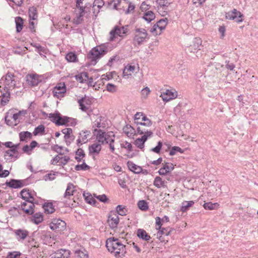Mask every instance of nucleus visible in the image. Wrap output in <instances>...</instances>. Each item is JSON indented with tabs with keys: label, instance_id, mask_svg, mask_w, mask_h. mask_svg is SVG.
Segmentation results:
<instances>
[{
	"label": "nucleus",
	"instance_id": "nucleus-1",
	"mask_svg": "<svg viewBox=\"0 0 258 258\" xmlns=\"http://www.w3.org/2000/svg\"><path fill=\"white\" fill-rule=\"evenodd\" d=\"M106 246L109 251L114 253L116 258L124 256L126 252L125 245L114 237H110L106 240Z\"/></svg>",
	"mask_w": 258,
	"mask_h": 258
},
{
	"label": "nucleus",
	"instance_id": "nucleus-2",
	"mask_svg": "<svg viewBox=\"0 0 258 258\" xmlns=\"http://www.w3.org/2000/svg\"><path fill=\"white\" fill-rule=\"evenodd\" d=\"M107 47L102 44L92 49L88 54V58L91 60L92 64H95L97 60L107 53Z\"/></svg>",
	"mask_w": 258,
	"mask_h": 258
},
{
	"label": "nucleus",
	"instance_id": "nucleus-3",
	"mask_svg": "<svg viewBox=\"0 0 258 258\" xmlns=\"http://www.w3.org/2000/svg\"><path fill=\"white\" fill-rule=\"evenodd\" d=\"M17 77L14 73L8 72L2 78L1 80L4 81L5 90H10L14 89L16 85Z\"/></svg>",
	"mask_w": 258,
	"mask_h": 258
},
{
	"label": "nucleus",
	"instance_id": "nucleus-4",
	"mask_svg": "<svg viewBox=\"0 0 258 258\" xmlns=\"http://www.w3.org/2000/svg\"><path fill=\"white\" fill-rule=\"evenodd\" d=\"M148 33L144 28H136L135 30L134 37L133 41L134 45H140L144 42L146 41V39H148Z\"/></svg>",
	"mask_w": 258,
	"mask_h": 258
},
{
	"label": "nucleus",
	"instance_id": "nucleus-5",
	"mask_svg": "<svg viewBox=\"0 0 258 258\" xmlns=\"http://www.w3.org/2000/svg\"><path fill=\"white\" fill-rule=\"evenodd\" d=\"M128 26H122L119 27L118 26H115L113 29L110 32V38L109 40L112 41L115 38V35L119 36L120 37H123L126 35L128 31Z\"/></svg>",
	"mask_w": 258,
	"mask_h": 258
},
{
	"label": "nucleus",
	"instance_id": "nucleus-6",
	"mask_svg": "<svg viewBox=\"0 0 258 258\" xmlns=\"http://www.w3.org/2000/svg\"><path fill=\"white\" fill-rule=\"evenodd\" d=\"M50 228L56 232H60L66 229V223L60 219L54 218L50 223Z\"/></svg>",
	"mask_w": 258,
	"mask_h": 258
},
{
	"label": "nucleus",
	"instance_id": "nucleus-7",
	"mask_svg": "<svg viewBox=\"0 0 258 258\" xmlns=\"http://www.w3.org/2000/svg\"><path fill=\"white\" fill-rule=\"evenodd\" d=\"M243 17V15L235 9L226 13V18L227 19L234 20L238 23L242 22Z\"/></svg>",
	"mask_w": 258,
	"mask_h": 258
},
{
	"label": "nucleus",
	"instance_id": "nucleus-8",
	"mask_svg": "<svg viewBox=\"0 0 258 258\" xmlns=\"http://www.w3.org/2000/svg\"><path fill=\"white\" fill-rule=\"evenodd\" d=\"M6 185L11 188H20L27 184V179L20 180L11 179L9 181H7Z\"/></svg>",
	"mask_w": 258,
	"mask_h": 258
},
{
	"label": "nucleus",
	"instance_id": "nucleus-9",
	"mask_svg": "<svg viewBox=\"0 0 258 258\" xmlns=\"http://www.w3.org/2000/svg\"><path fill=\"white\" fill-rule=\"evenodd\" d=\"M35 203L27 200L21 203V209L26 214L31 215L34 213Z\"/></svg>",
	"mask_w": 258,
	"mask_h": 258
},
{
	"label": "nucleus",
	"instance_id": "nucleus-10",
	"mask_svg": "<svg viewBox=\"0 0 258 258\" xmlns=\"http://www.w3.org/2000/svg\"><path fill=\"white\" fill-rule=\"evenodd\" d=\"M17 146H15L14 149H9L4 153L5 159L8 162H11L14 160H17L19 158V153L17 150Z\"/></svg>",
	"mask_w": 258,
	"mask_h": 258
},
{
	"label": "nucleus",
	"instance_id": "nucleus-11",
	"mask_svg": "<svg viewBox=\"0 0 258 258\" xmlns=\"http://www.w3.org/2000/svg\"><path fill=\"white\" fill-rule=\"evenodd\" d=\"M164 101L168 102L172 99H175L177 97V92L172 91L171 90L166 89L163 90L161 92L160 96Z\"/></svg>",
	"mask_w": 258,
	"mask_h": 258
},
{
	"label": "nucleus",
	"instance_id": "nucleus-12",
	"mask_svg": "<svg viewBox=\"0 0 258 258\" xmlns=\"http://www.w3.org/2000/svg\"><path fill=\"white\" fill-rule=\"evenodd\" d=\"M66 92V87L64 83H59L57 84L52 91L53 95L54 97L59 98L63 97L64 94Z\"/></svg>",
	"mask_w": 258,
	"mask_h": 258
},
{
	"label": "nucleus",
	"instance_id": "nucleus-13",
	"mask_svg": "<svg viewBox=\"0 0 258 258\" xmlns=\"http://www.w3.org/2000/svg\"><path fill=\"white\" fill-rule=\"evenodd\" d=\"M27 84L29 86H36L41 81L40 76L37 74H28L26 77Z\"/></svg>",
	"mask_w": 258,
	"mask_h": 258
},
{
	"label": "nucleus",
	"instance_id": "nucleus-14",
	"mask_svg": "<svg viewBox=\"0 0 258 258\" xmlns=\"http://www.w3.org/2000/svg\"><path fill=\"white\" fill-rule=\"evenodd\" d=\"M62 134L64 135V139L67 146H69L75 139L73 135V130L71 128H65L61 130Z\"/></svg>",
	"mask_w": 258,
	"mask_h": 258
},
{
	"label": "nucleus",
	"instance_id": "nucleus-15",
	"mask_svg": "<svg viewBox=\"0 0 258 258\" xmlns=\"http://www.w3.org/2000/svg\"><path fill=\"white\" fill-rule=\"evenodd\" d=\"M202 44V40L200 38H195L193 41V44L188 46L186 48V51L189 52L195 53L199 50H200V47Z\"/></svg>",
	"mask_w": 258,
	"mask_h": 258
},
{
	"label": "nucleus",
	"instance_id": "nucleus-16",
	"mask_svg": "<svg viewBox=\"0 0 258 258\" xmlns=\"http://www.w3.org/2000/svg\"><path fill=\"white\" fill-rule=\"evenodd\" d=\"M102 149L101 144L94 143L90 145L88 148L89 153L90 155H98Z\"/></svg>",
	"mask_w": 258,
	"mask_h": 258
},
{
	"label": "nucleus",
	"instance_id": "nucleus-17",
	"mask_svg": "<svg viewBox=\"0 0 258 258\" xmlns=\"http://www.w3.org/2000/svg\"><path fill=\"white\" fill-rule=\"evenodd\" d=\"M93 134L96 137V141L98 143L102 145L105 144L106 133L101 130L95 129Z\"/></svg>",
	"mask_w": 258,
	"mask_h": 258
},
{
	"label": "nucleus",
	"instance_id": "nucleus-18",
	"mask_svg": "<svg viewBox=\"0 0 258 258\" xmlns=\"http://www.w3.org/2000/svg\"><path fill=\"white\" fill-rule=\"evenodd\" d=\"M90 132L89 131H82L79 133V138L77 140V145L80 147L83 144L86 143L88 140V136L90 135Z\"/></svg>",
	"mask_w": 258,
	"mask_h": 258
},
{
	"label": "nucleus",
	"instance_id": "nucleus-19",
	"mask_svg": "<svg viewBox=\"0 0 258 258\" xmlns=\"http://www.w3.org/2000/svg\"><path fill=\"white\" fill-rule=\"evenodd\" d=\"M119 222V218L118 216L113 212L111 215H109L108 219V223L111 228L114 229L116 228Z\"/></svg>",
	"mask_w": 258,
	"mask_h": 258
},
{
	"label": "nucleus",
	"instance_id": "nucleus-20",
	"mask_svg": "<svg viewBox=\"0 0 258 258\" xmlns=\"http://www.w3.org/2000/svg\"><path fill=\"white\" fill-rule=\"evenodd\" d=\"M16 238L19 241L24 240L29 234V231L25 229H19L14 231Z\"/></svg>",
	"mask_w": 258,
	"mask_h": 258
},
{
	"label": "nucleus",
	"instance_id": "nucleus-21",
	"mask_svg": "<svg viewBox=\"0 0 258 258\" xmlns=\"http://www.w3.org/2000/svg\"><path fill=\"white\" fill-rule=\"evenodd\" d=\"M20 195L21 198L27 201V200L34 202V198L32 194L30 191L29 189H23L20 192Z\"/></svg>",
	"mask_w": 258,
	"mask_h": 258
},
{
	"label": "nucleus",
	"instance_id": "nucleus-22",
	"mask_svg": "<svg viewBox=\"0 0 258 258\" xmlns=\"http://www.w3.org/2000/svg\"><path fill=\"white\" fill-rule=\"evenodd\" d=\"M31 215L32 216L30 218L31 221L37 225L41 223L43 220V214L40 212H37Z\"/></svg>",
	"mask_w": 258,
	"mask_h": 258
},
{
	"label": "nucleus",
	"instance_id": "nucleus-23",
	"mask_svg": "<svg viewBox=\"0 0 258 258\" xmlns=\"http://www.w3.org/2000/svg\"><path fill=\"white\" fill-rule=\"evenodd\" d=\"M75 191L76 189L74 185L71 182L69 183L67 185V187L64 194V198L70 199V197L71 196L74 195Z\"/></svg>",
	"mask_w": 258,
	"mask_h": 258
},
{
	"label": "nucleus",
	"instance_id": "nucleus-24",
	"mask_svg": "<svg viewBox=\"0 0 258 258\" xmlns=\"http://www.w3.org/2000/svg\"><path fill=\"white\" fill-rule=\"evenodd\" d=\"M147 127L143 126H139L137 128V133L139 135H143V136H147L148 138L151 137L153 135V132L147 128Z\"/></svg>",
	"mask_w": 258,
	"mask_h": 258
},
{
	"label": "nucleus",
	"instance_id": "nucleus-25",
	"mask_svg": "<svg viewBox=\"0 0 258 258\" xmlns=\"http://www.w3.org/2000/svg\"><path fill=\"white\" fill-rule=\"evenodd\" d=\"M123 133L129 138H133L136 135L135 128L131 125L127 124L123 128Z\"/></svg>",
	"mask_w": 258,
	"mask_h": 258
},
{
	"label": "nucleus",
	"instance_id": "nucleus-26",
	"mask_svg": "<svg viewBox=\"0 0 258 258\" xmlns=\"http://www.w3.org/2000/svg\"><path fill=\"white\" fill-rule=\"evenodd\" d=\"M70 252L65 249H59L55 251V258H67L70 256Z\"/></svg>",
	"mask_w": 258,
	"mask_h": 258
},
{
	"label": "nucleus",
	"instance_id": "nucleus-27",
	"mask_svg": "<svg viewBox=\"0 0 258 258\" xmlns=\"http://www.w3.org/2000/svg\"><path fill=\"white\" fill-rule=\"evenodd\" d=\"M74 258H88L87 251L83 248L76 249L74 252Z\"/></svg>",
	"mask_w": 258,
	"mask_h": 258
},
{
	"label": "nucleus",
	"instance_id": "nucleus-28",
	"mask_svg": "<svg viewBox=\"0 0 258 258\" xmlns=\"http://www.w3.org/2000/svg\"><path fill=\"white\" fill-rule=\"evenodd\" d=\"M127 165L128 169L132 172L139 174L141 173L142 171V168L140 166H139L135 164H134L132 161H128L127 163Z\"/></svg>",
	"mask_w": 258,
	"mask_h": 258
},
{
	"label": "nucleus",
	"instance_id": "nucleus-29",
	"mask_svg": "<svg viewBox=\"0 0 258 258\" xmlns=\"http://www.w3.org/2000/svg\"><path fill=\"white\" fill-rule=\"evenodd\" d=\"M137 236L143 240L148 241L150 239V236L147 233V232L142 229H139L137 232Z\"/></svg>",
	"mask_w": 258,
	"mask_h": 258
},
{
	"label": "nucleus",
	"instance_id": "nucleus-30",
	"mask_svg": "<svg viewBox=\"0 0 258 258\" xmlns=\"http://www.w3.org/2000/svg\"><path fill=\"white\" fill-rule=\"evenodd\" d=\"M148 138L147 136H142L141 138L137 139L134 143L138 148L143 149L144 148V144Z\"/></svg>",
	"mask_w": 258,
	"mask_h": 258
},
{
	"label": "nucleus",
	"instance_id": "nucleus-31",
	"mask_svg": "<svg viewBox=\"0 0 258 258\" xmlns=\"http://www.w3.org/2000/svg\"><path fill=\"white\" fill-rule=\"evenodd\" d=\"M42 208L46 214H51L55 211V209L52 203H45Z\"/></svg>",
	"mask_w": 258,
	"mask_h": 258
},
{
	"label": "nucleus",
	"instance_id": "nucleus-32",
	"mask_svg": "<svg viewBox=\"0 0 258 258\" xmlns=\"http://www.w3.org/2000/svg\"><path fill=\"white\" fill-rule=\"evenodd\" d=\"M156 2L160 8H162L164 10L163 13H165V15L166 14L168 10L167 8L170 3L167 2V0H156ZM162 15H164V14Z\"/></svg>",
	"mask_w": 258,
	"mask_h": 258
},
{
	"label": "nucleus",
	"instance_id": "nucleus-33",
	"mask_svg": "<svg viewBox=\"0 0 258 258\" xmlns=\"http://www.w3.org/2000/svg\"><path fill=\"white\" fill-rule=\"evenodd\" d=\"M15 23L16 26V31L17 33L20 32L24 26V20L20 17H17L15 18Z\"/></svg>",
	"mask_w": 258,
	"mask_h": 258
},
{
	"label": "nucleus",
	"instance_id": "nucleus-34",
	"mask_svg": "<svg viewBox=\"0 0 258 258\" xmlns=\"http://www.w3.org/2000/svg\"><path fill=\"white\" fill-rule=\"evenodd\" d=\"M219 204L218 203H212V202L205 203L203 205V207L206 210H213L219 208Z\"/></svg>",
	"mask_w": 258,
	"mask_h": 258
},
{
	"label": "nucleus",
	"instance_id": "nucleus-35",
	"mask_svg": "<svg viewBox=\"0 0 258 258\" xmlns=\"http://www.w3.org/2000/svg\"><path fill=\"white\" fill-rule=\"evenodd\" d=\"M116 211L118 214L123 216L127 215L128 209L124 206L118 205L116 207Z\"/></svg>",
	"mask_w": 258,
	"mask_h": 258
},
{
	"label": "nucleus",
	"instance_id": "nucleus-36",
	"mask_svg": "<svg viewBox=\"0 0 258 258\" xmlns=\"http://www.w3.org/2000/svg\"><path fill=\"white\" fill-rule=\"evenodd\" d=\"M194 202L192 201H184L182 203V205L180 208L181 211L184 212L187 211L190 207L192 206L194 204Z\"/></svg>",
	"mask_w": 258,
	"mask_h": 258
},
{
	"label": "nucleus",
	"instance_id": "nucleus-37",
	"mask_svg": "<svg viewBox=\"0 0 258 258\" xmlns=\"http://www.w3.org/2000/svg\"><path fill=\"white\" fill-rule=\"evenodd\" d=\"M6 91V93L2 94V100H1V104L3 106L6 105L8 102L9 101V98L10 97V92L9 90H5Z\"/></svg>",
	"mask_w": 258,
	"mask_h": 258
},
{
	"label": "nucleus",
	"instance_id": "nucleus-38",
	"mask_svg": "<svg viewBox=\"0 0 258 258\" xmlns=\"http://www.w3.org/2000/svg\"><path fill=\"white\" fill-rule=\"evenodd\" d=\"M76 80L80 83H84L89 79V75L87 72H82L76 76Z\"/></svg>",
	"mask_w": 258,
	"mask_h": 258
},
{
	"label": "nucleus",
	"instance_id": "nucleus-39",
	"mask_svg": "<svg viewBox=\"0 0 258 258\" xmlns=\"http://www.w3.org/2000/svg\"><path fill=\"white\" fill-rule=\"evenodd\" d=\"M83 197H84L85 201L91 205H93L95 206L96 203H97V201L92 197V196L89 194H83Z\"/></svg>",
	"mask_w": 258,
	"mask_h": 258
},
{
	"label": "nucleus",
	"instance_id": "nucleus-40",
	"mask_svg": "<svg viewBox=\"0 0 258 258\" xmlns=\"http://www.w3.org/2000/svg\"><path fill=\"white\" fill-rule=\"evenodd\" d=\"M32 135L29 132H21L19 133V138L20 141H25L27 139H31Z\"/></svg>",
	"mask_w": 258,
	"mask_h": 258
},
{
	"label": "nucleus",
	"instance_id": "nucleus-41",
	"mask_svg": "<svg viewBox=\"0 0 258 258\" xmlns=\"http://www.w3.org/2000/svg\"><path fill=\"white\" fill-rule=\"evenodd\" d=\"M168 19L167 18H165L164 19H161L159 21L157 22V23L156 24V25H158V29H160V32L159 33V34H160L162 31L165 29V27L167 24Z\"/></svg>",
	"mask_w": 258,
	"mask_h": 258
},
{
	"label": "nucleus",
	"instance_id": "nucleus-42",
	"mask_svg": "<svg viewBox=\"0 0 258 258\" xmlns=\"http://www.w3.org/2000/svg\"><path fill=\"white\" fill-rule=\"evenodd\" d=\"M29 16L30 20H35L37 18V9L35 7H30L29 9Z\"/></svg>",
	"mask_w": 258,
	"mask_h": 258
},
{
	"label": "nucleus",
	"instance_id": "nucleus-43",
	"mask_svg": "<svg viewBox=\"0 0 258 258\" xmlns=\"http://www.w3.org/2000/svg\"><path fill=\"white\" fill-rule=\"evenodd\" d=\"M153 184L157 188L165 186V181L162 180V178L159 176H157L155 178Z\"/></svg>",
	"mask_w": 258,
	"mask_h": 258
},
{
	"label": "nucleus",
	"instance_id": "nucleus-44",
	"mask_svg": "<svg viewBox=\"0 0 258 258\" xmlns=\"http://www.w3.org/2000/svg\"><path fill=\"white\" fill-rule=\"evenodd\" d=\"M91 5L88 7V5L86 4L84 7L82 5H80V7H76L77 9L79 10V14L84 15L85 13H87L90 12Z\"/></svg>",
	"mask_w": 258,
	"mask_h": 258
},
{
	"label": "nucleus",
	"instance_id": "nucleus-45",
	"mask_svg": "<svg viewBox=\"0 0 258 258\" xmlns=\"http://www.w3.org/2000/svg\"><path fill=\"white\" fill-rule=\"evenodd\" d=\"M155 14L151 11H149L145 13L143 16V18L145 20V21L148 22H151L153 20L155 19Z\"/></svg>",
	"mask_w": 258,
	"mask_h": 258
},
{
	"label": "nucleus",
	"instance_id": "nucleus-46",
	"mask_svg": "<svg viewBox=\"0 0 258 258\" xmlns=\"http://www.w3.org/2000/svg\"><path fill=\"white\" fill-rule=\"evenodd\" d=\"M158 230L157 233V235L161 234L163 236H168L170 235L172 229L169 228H161V229Z\"/></svg>",
	"mask_w": 258,
	"mask_h": 258
},
{
	"label": "nucleus",
	"instance_id": "nucleus-47",
	"mask_svg": "<svg viewBox=\"0 0 258 258\" xmlns=\"http://www.w3.org/2000/svg\"><path fill=\"white\" fill-rule=\"evenodd\" d=\"M59 118L60 119H58L56 120V125H66L67 123V120L68 119V117L66 116H62L59 113Z\"/></svg>",
	"mask_w": 258,
	"mask_h": 258
},
{
	"label": "nucleus",
	"instance_id": "nucleus-48",
	"mask_svg": "<svg viewBox=\"0 0 258 258\" xmlns=\"http://www.w3.org/2000/svg\"><path fill=\"white\" fill-rule=\"evenodd\" d=\"M138 206L140 210L144 211H147L149 208L148 204L145 200L139 201L138 203Z\"/></svg>",
	"mask_w": 258,
	"mask_h": 258
},
{
	"label": "nucleus",
	"instance_id": "nucleus-49",
	"mask_svg": "<svg viewBox=\"0 0 258 258\" xmlns=\"http://www.w3.org/2000/svg\"><path fill=\"white\" fill-rule=\"evenodd\" d=\"M66 58L69 62H76L77 60V56L74 52H70L67 54Z\"/></svg>",
	"mask_w": 258,
	"mask_h": 258
},
{
	"label": "nucleus",
	"instance_id": "nucleus-50",
	"mask_svg": "<svg viewBox=\"0 0 258 258\" xmlns=\"http://www.w3.org/2000/svg\"><path fill=\"white\" fill-rule=\"evenodd\" d=\"M85 160H83V163L82 164H78L76 165L75 169L77 171L79 170H88L90 167L85 163Z\"/></svg>",
	"mask_w": 258,
	"mask_h": 258
},
{
	"label": "nucleus",
	"instance_id": "nucleus-51",
	"mask_svg": "<svg viewBox=\"0 0 258 258\" xmlns=\"http://www.w3.org/2000/svg\"><path fill=\"white\" fill-rule=\"evenodd\" d=\"M115 135L112 132H108L106 134L105 136V144L114 142Z\"/></svg>",
	"mask_w": 258,
	"mask_h": 258
},
{
	"label": "nucleus",
	"instance_id": "nucleus-52",
	"mask_svg": "<svg viewBox=\"0 0 258 258\" xmlns=\"http://www.w3.org/2000/svg\"><path fill=\"white\" fill-rule=\"evenodd\" d=\"M45 132V126L44 125L40 124L37 127H35L33 132L34 136H37L38 134H43Z\"/></svg>",
	"mask_w": 258,
	"mask_h": 258
},
{
	"label": "nucleus",
	"instance_id": "nucleus-53",
	"mask_svg": "<svg viewBox=\"0 0 258 258\" xmlns=\"http://www.w3.org/2000/svg\"><path fill=\"white\" fill-rule=\"evenodd\" d=\"M177 152H179L180 153H183V150L179 147L174 146L172 147L170 150L169 155L170 156H173L176 154Z\"/></svg>",
	"mask_w": 258,
	"mask_h": 258
},
{
	"label": "nucleus",
	"instance_id": "nucleus-54",
	"mask_svg": "<svg viewBox=\"0 0 258 258\" xmlns=\"http://www.w3.org/2000/svg\"><path fill=\"white\" fill-rule=\"evenodd\" d=\"M59 112L56 111L55 113H49V117L50 118L51 121L56 125V120L58 119H60L59 118Z\"/></svg>",
	"mask_w": 258,
	"mask_h": 258
},
{
	"label": "nucleus",
	"instance_id": "nucleus-55",
	"mask_svg": "<svg viewBox=\"0 0 258 258\" xmlns=\"http://www.w3.org/2000/svg\"><path fill=\"white\" fill-rule=\"evenodd\" d=\"M162 145V142L161 141H159L157 145L155 147L152 148L150 151L159 154L160 153Z\"/></svg>",
	"mask_w": 258,
	"mask_h": 258
},
{
	"label": "nucleus",
	"instance_id": "nucleus-56",
	"mask_svg": "<svg viewBox=\"0 0 258 258\" xmlns=\"http://www.w3.org/2000/svg\"><path fill=\"white\" fill-rule=\"evenodd\" d=\"M10 174V172L8 170H3V165L0 164V177H6Z\"/></svg>",
	"mask_w": 258,
	"mask_h": 258
},
{
	"label": "nucleus",
	"instance_id": "nucleus-57",
	"mask_svg": "<svg viewBox=\"0 0 258 258\" xmlns=\"http://www.w3.org/2000/svg\"><path fill=\"white\" fill-rule=\"evenodd\" d=\"M205 76H201V79L197 80L196 81L197 86H200L201 89H203L205 86Z\"/></svg>",
	"mask_w": 258,
	"mask_h": 258
},
{
	"label": "nucleus",
	"instance_id": "nucleus-58",
	"mask_svg": "<svg viewBox=\"0 0 258 258\" xmlns=\"http://www.w3.org/2000/svg\"><path fill=\"white\" fill-rule=\"evenodd\" d=\"M106 89L107 91L111 93H114L116 91V86L111 83L106 85Z\"/></svg>",
	"mask_w": 258,
	"mask_h": 258
},
{
	"label": "nucleus",
	"instance_id": "nucleus-59",
	"mask_svg": "<svg viewBox=\"0 0 258 258\" xmlns=\"http://www.w3.org/2000/svg\"><path fill=\"white\" fill-rule=\"evenodd\" d=\"M121 0H112L109 3V5H113V8L115 10H117L118 7L121 4Z\"/></svg>",
	"mask_w": 258,
	"mask_h": 258
},
{
	"label": "nucleus",
	"instance_id": "nucleus-60",
	"mask_svg": "<svg viewBox=\"0 0 258 258\" xmlns=\"http://www.w3.org/2000/svg\"><path fill=\"white\" fill-rule=\"evenodd\" d=\"M84 98H82L78 100V102L80 106V109L83 111H86L88 108L84 104Z\"/></svg>",
	"mask_w": 258,
	"mask_h": 258
},
{
	"label": "nucleus",
	"instance_id": "nucleus-61",
	"mask_svg": "<svg viewBox=\"0 0 258 258\" xmlns=\"http://www.w3.org/2000/svg\"><path fill=\"white\" fill-rule=\"evenodd\" d=\"M83 15L79 14L77 18L74 19L73 23L76 25L81 24L83 21Z\"/></svg>",
	"mask_w": 258,
	"mask_h": 258
},
{
	"label": "nucleus",
	"instance_id": "nucleus-62",
	"mask_svg": "<svg viewBox=\"0 0 258 258\" xmlns=\"http://www.w3.org/2000/svg\"><path fill=\"white\" fill-rule=\"evenodd\" d=\"M96 198L99 201L103 202L104 203H107L109 200L108 198L105 194L98 195L97 196V197H96Z\"/></svg>",
	"mask_w": 258,
	"mask_h": 258
},
{
	"label": "nucleus",
	"instance_id": "nucleus-63",
	"mask_svg": "<svg viewBox=\"0 0 258 258\" xmlns=\"http://www.w3.org/2000/svg\"><path fill=\"white\" fill-rule=\"evenodd\" d=\"M121 147L127 149L128 152L133 151L132 144L127 141H125L124 143L121 144Z\"/></svg>",
	"mask_w": 258,
	"mask_h": 258
},
{
	"label": "nucleus",
	"instance_id": "nucleus-64",
	"mask_svg": "<svg viewBox=\"0 0 258 258\" xmlns=\"http://www.w3.org/2000/svg\"><path fill=\"white\" fill-rule=\"evenodd\" d=\"M20 254V252L14 251L13 252L9 253L7 258H19Z\"/></svg>",
	"mask_w": 258,
	"mask_h": 258
}]
</instances>
